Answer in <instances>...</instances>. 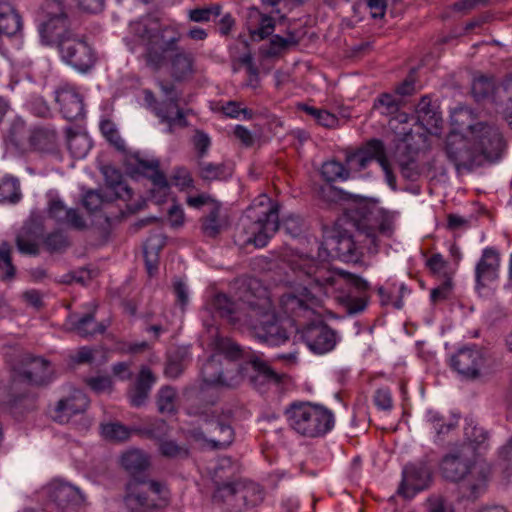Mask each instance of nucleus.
<instances>
[{
  "instance_id": "60",
  "label": "nucleus",
  "mask_w": 512,
  "mask_h": 512,
  "mask_svg": "<svg viewBox=\"0 0 512 512\" xmlns=\"http://www.w3.org/2000/svg\"><path fill=\"white\" fill-rule=\"evenodd\" d=\"M358 241L365 243L369 251L375 250L377 247V231L371 227H361L355 235Z\"/></svg>"
},
{
  "instance_id": "39",
  "label": "nucleus",
  "mask_w": 512,
  "mask_h": 512,
  "mask_svg": "<svg viewBox=\"0 0 512 512\" xmlns=\"http://www.w3.org/2000/svg\"><path fill=\"white\" fill-rule=\"evenodd\" d=\"M321 175L327 182L345 181L349 179V169L339 161L330 160L323 163Z\"/></svg>"
},
{
  "instance_id": "6",
  "label": "nucleus",
  "mask_w": 512,
  "mask_h": 512,
  "mask_svg": "<svg viewBox=\"0 0 512 512\" xmlns=\"http://www.w3.org/2000/svg\"><path fill=\"white\" fill-rule=\"evenodd\" d=\"M249 318L244 325L250 326L255 336L270 346H279L288 339L286 331L280 327L271 299L265 289L260 290L257 299L250 296L246 300Z\"/></svg>"
},
{
  "instance_id": "21",
  "label": "nucleus",
  "mask_w": 512,
  "mask_h": 512,
  "mask_svg": "<svg viewBox=\"0 0 512 512\" xmlns=\"http://www.w3.org/2000/svg\"><path fill=\"white\" fill-rule=\"evenodd\" d=\"M484 363L483 353L476 347H463L450 359V366L466 378H476Z\"/></svg>"
},
{
  "instance_id": "35",
  "label": "nucleus",
  "mask_w": 512,
  "mask_h": 512,
  "mask_svg": "<svg viewBox=\"0 0 512 512\" xmlns=\"http://www.w3.org/2000/svg\"><path fill=\"white\" fill-rule=\"evenodd\" d=\"M42 153H56L57 142L55 131L50 128L38 127L34 129V151Z\"/></svg>"
},
{
  "instance_id": "31",
  "label": "nucleus",
  "mask_w": 512,
  "mask_h": 512,
  "mask_svg": "<svg viewBox=\"0 0 512 512\" xmlns=\"http://www.w3.org/2000/svg\"><path fill=\"white\" fill-rule=\"evenodd\" d=\"M22 198L19 180L16 177L5 175L0 178V204L14 205Z\"/></svg>"
},
{
  "instance_id": "11",
  "label": "nucleus",
  "mask_w": 512,
  "mask_h": 512,
  "mask_svg": "<svg viewBox=\"0 0 512 512\" xmlns=\"http://www.w3.org/2000/svg\"><path fill=\"white\" fill-rule=\"evenodd\" d=\"M44 19L38 26L39 41L44 46H61L74 32L59 0H46L42 7Z\"/></svg>"
},
{
  "instance_id": "47",
  "label": "nucleus",
  "mask_w": 512,
  "mask_h": 512,
  "mask_svg": "<svg viewBox=\"0 0 512 512\" xmlns=\"http://www.w3.org/2000/svg\"><path fill=\"white\" fill-rule=\"evenodd\" d=\"M101 432L106 439L112 441H125L130 437V430L118 422L103 424Z\"/></svg>"
},
{
  "instance_id": "45",
  "label": "nucleus",
  "mask_w": 512,
  "mask_h": 512,
  "mask_svg": "<svg viewBox=\"0 0 512 512\" xmlns=\"http://www.w3.org/2000/svg\"><path fill=\"white\" fill-rule=\"evenodd\" d=\"M417 121L422 125L437 126L438 115L433 110L428 97H423L416 107Z\"/></svg>"
},
{
  "instance_id": "26",
  "label": "nucleus",
  "mask_w": 512,
  "mask_h": 512,
  "mask_svg": "<svg viewBox=\"0 0 512 512\" xmlns=\"http://www.w3.org/2000/svg\"><path fill=\"white\" fill-rule=\"evenodd\" d=\"M156 378L148 367H142L134 385L129 390L130 403L134 407L142 406L148 398L149 392Z\"/></svg>"
},
{
  "instance_id": "13",
  "label": "nucleus",
  "mask_w": 512,
  "mask_h": 512,
  "mask_svg": "<svg viewBox=\"0 0 512 512\" xmlns=\"http://www.w3.org/2000/svg\"><path fill=\"white\" fill-rule=\"evenodd\" d=\"M249 296L255 300L258 295L247 292L242 302L236 304L227 295L218 293L207 304V310L213 317L225 319L232 325H244L249 318V306L246 302Z\"/></svg>"
},
{
  "instance_id": "32",
  "label": "nucleus",
  "mask_w": 512,
  "mask_h": 512,
  "mask_svg": "<svg viewBox=\"0 0 512 512\" xmlns=\"http://www.w3.org/2000/svg\"><path fill=\"white\" fill-rule=\"evenodd\" d=\"M71 328L81 337H88L97 333H103L106 326L95 321L92 313L76 319L75 316L70 317Z\"/></svg>"
},
{
  "instance_id": "53",
  "label": "nucleus",
  "mask_w": 512,
  "mask_h": 512,
  "mask_svg": "<svg viewBox=\"0 0 512 512\" xmlns=\"http://www.w3.org/2000/svg\"><path fill=\"white\" fill-rule=\"evenodd\" d=\"M427 512H454L450 501L441 495H432L426 502Z\"/></svg>"
},
{
  "instance_id": "22",
  "label": "nucleus",
  "mask_w": 512,
  "mask_h": 512,
  "mask_svg": "<svg viewBox=\"0 0 512 512\" xmlns=\"http://www.w3.org/2000/svg\"><path fill=\"white\" fill-rule=\"evenodd\" d=\"M4 142L7 149L23 155L32 145V127L22 117L16 116L9 124Z\"/></svg>"
},
{
  "instance_id": "44",
  "label": "nucleus",
  "mask_w": 512,
  "mask_h": 512,
  "mask_svg": "<svg viewBox=\"0 0 512 512\" xmlns=\"http://www.w3.org/2000/svg\"><path fill=\"white\" fill-rule=\"evenodd\" d=\"M219 211V206H214L208 216L203 219L202 230L209 237H215L218 235L224 226V222L220 218Z\"/></svg>"
},
{
  "instance_id": "3",
  "label": "nucleus",
  "mask_w": 512,
  "mask_h": 512,
  "mask_svg": "<svg viewBox=\"0 0 512 512\" xmlns=\"http://www.w3.org/2000/svg\"><path fill=\"white\" fill-rule=\"evenodd\" d=\"M503 150L504 141L499 129L483 122L469 124L465 134L452 131L445 146L447 158L457 170L495 162Z\"/></svg>"
},
{
  "instance_id": "49",
  "label": "nucleus",
  "mask_w": 512,
  "mask_h": 512,
  "mask_svg": "<svg viewBox=\"0 0 512 512\" xmlns=\"http://www.w3.org/2000/svg\"><path fill=\"white\" fill-rule=\"evenodd\" d=\"M494 89V83L490 78L480 76L474 79L472 83V93L477 100L489 96Z\"/></svg>"
},
{
  "instance_id": "33",
  "label": "nucleus",
  "mask_w": 512,
  "mask_h": 512,
  "mask_svg": "<svg viewBox=\"0 0 512 512\" xmlns=\"http://www.w3.org/2000/svg\"><path fill=\"white\" fill-rule=\"evenodd\" d=\"M165 240L160 234L149 237L144 245V256L147 272L153 276L157 270V258Z\"/></svg>"
},
{
  "instance_id": "25",
  "label": "nucleus",
  "mask_w": 512,
  "mask_h": 512,
  "mask_svg": "<svg viewBox=\"0 0 512 512\" xmlns=\"http://www.w3.org/2000/svg\"><path fill=\"white\" fill-rule=\"evenodd\" d=\"M46 493L58 505L79 503L83 500L80 490L62 479L52 480L46 487Z\"/></svg>"
},
{
  "instance_id": "8",
  "label": "nucleus",
  "mask_w": 512,
  "mask_h": 512,
  "mask_svg": "<svg viewBox=\"0 0 512 512\" xmlns=\"http://www.w3.org/2000/svg\"><path fill=\"white\" fill-rule=\"evenodd\" d=\"M290 427L306 437H319L334 426V415L327 408L308 402L293 403L286 409Z\"/></svg>"
},
{
  "instance_id": "29",
  "label": "nucleus",
  "mask_w": 512,
  "mask_h": 512,
  "mask_svg": "<svg viewBox=\"0 0 512 512\" xmlns=\"http://www.w3.org/2000/svg\"><path fill=\"white\" fill-rule=\"evenodd\" d=\"M104 174L107 181V196L128 201L132 198V189L121 180V175L114 169L106 168Z\"/></svg>"
},
{
  "instance_id": "14",
  "label": "nucleus",
  "mask_w": 512,
  "mask_h": 512,
  "mask_svg": "<svg viewBox=\"0 0 512 512\" xmlns=\"http://www.w3.org/2000/svg\"><path fill=\"white\" fill-rule=\"evenodd\" d=\"M195 440H203L212 448L221 449L229 446L234 439L230 424L220 417L201 419L199 427L190 431Z\"/></svg>"
},
{
  "instance_id": "24",
  "label": "nucleus",
  "mask_w": 512,
  "mask_h": 512,
  "mask_svg": "<svg viewBox=\"0 0 512 512\" xmlns=\"http://www.w3.org/2000/svg\"><path fill=\"white\" fill-rule=\"evenodd\" d=\"M55 100L59 103L66 119L75 120L84 115L83 99L73 86L69 84L60 86L55 91Z\"/></svg>"
},
{
  "instance_id": "1",
  "label": "nucleus",
  "mask_w": 512,
  "mask_h": 512,
  "mask_svg": "<svg viewBox=\"0 0 512 512\" xmlns=\"http://www.w3.org/2000/svg\"><path fill=\"white\" fill-rule=\"evenodd\" d=\"M294 279L289 280L290 292L280 298L285 314L291 317H308L315 312L323 295L340 289L343 282L360 291L368 289L369 284L363 278L346 271L328 270L324 265L308 256L298 255L289 261Z\"/></svg>"
},
{
  "instance_id": "7",
  "label": "nucleus",
  "mask_w": 512,
  "mask_h": 512,
  "mask_svg": "<svg viewBox=\"0 0 512 512\" xmlns=\"http://www.w3.org/2000/svg\"><path fill=\"white\" fill-rule=\"evenodd\" d=\"M247 218L251 222L243 242L263 248L279 229V205L267 195H259L247 209Z\"/></svg>"
},
{
  "instance_id": "9",
  "label": "nucleus",
  "mask_w": 512,
  "mask_h": 512,
  "mask_svg": "<svg viewBox=\"0 0 512 512\" xmlns=\"http://www.w3.org/2000/svg\"><path fill=\"white\" fill-rule=\"evenodd\" d=\"M441 472L448 480H463V488L470 492V497L476 498L486 489V466L479 462L471 464L463 453L445 456L441 463Z\"/></svg>"
},
{
  "instance_id": "59",
  "label": "nucleus",
  "mask_w": 512,
  "mask_h": 512,
  "mask_svg": "<svg viewBox=\"0 0 512 512\" xmlns=\"http://www.w3.org/2000/svg\"><path fill=\"white\" fill-rule=\"evenodd\" d=\"M337 250L341 254H347L350 257L362 254L360 247L356 244L355 240L350 236H343L337 241Z\"/></svg>"
},
{
  "instance_id": "64",
  "label": "nucleus",
  "mask_w": 512,
  "mask_h": 512,
  "mask_svg": "<svg viewBox=\"0 0 512 512\" xmlns=\"http://www.w3.org/2000/svg\"><path fill=\"white\" fill-rule=\"evenodd\" d=\"M103 202L104 197L97 191H89L83 197V205L90 212L98 210Z\"/></svg>"
},
{
  "instance_id": "41",
  "label": "nucleus",
  "mask_w": 512,
  "mask_h": 512,
  "mask_svg": "<svg viewBox=\"0 0 512 512\" xmlns=\"http://www.w3.org/2000/svg\"><path fill=\"white\" fill-rule=\"evenodd\" d=\"M15 244L18 251L24 255L32 254V219L28 218L17 231Z\"/></svg>"
},
{
  "instance_id": "2",
  "label": "nucleus",
  "mask_w": 512,
  "mask_h": 512,
  "mask_svg": "<svg viewBox=\"0 0 512 512\" xmlns=\"http://www.w3.org/2000/svg\"><path fill=\"white\" fill-rule=\"evenodd\" d=\"M217 335V329H215ZM214 346L217 353L213 354L202 366L203 381L212 386L234 387L240 381L249 377L255 387L265 384H277L279 375L258 357H253L246 367H236L231 360L237 358L241 351L239 346L228 338L216 336Z\"/></svg>"
},
{
  "instance_id": "40",
  "label": "nucleus",
  "mask_w": 512,
  "mask_h": 512,
  "mask_svg": "<svg viewBox=\"0 0 512 512\" xmlns=\"http://www.w3.org/2000/svg\"><path fill=\"white\" fill-rule=\"evenodd\" d=\"M67 145L72 156L78 159L84 158L91 149L90 139L83 133L69 134Z\"/></svg>"
},
{
  "instance_id": "46",
  "label": "nucleus",
  "mask_w": 512,
  "mask_h": 512,
  "mask_svg": "<svg viewBox=\"0 0 512 512\" xmlns=\"http://www.w3.org/2000/svg\"><path fill=\"white\" fill-rule=\"evenodd\" d=\"M399 101L391 94H381L375 99L373 109L382 115H393L399 110Z\"/></svg>"
},
{
  "instance_id": "63",
  "label": "nucleus",
  "mask_w": 512,
  "mask_h": 512,
  "mask_svg": "<svg viewBox=\"0 0 512 512\" xmlns=\"http://www.w3.org/2000/svg\"><path fill=\"white\" fill-rule=\"evenodd\" d=\"M193 144H194L195 149L198 152V156L203 157L206 155V153L211 145V139L206 133L198 130V131H196V133L193 137Z\"/></svg>"
},
{
  "instance_id": "17",
  "label": "nucleus",
  "mask_w": 512,
  "mask_h": 512,
  "mask_svg": "<svg viewBox=\"0 0 512 512\" xmlns=\"http://www.w3.org/2000/svg\"><path fill=\"white\" fill-rule=\"evenodd\" d=\"M161 91L165 96L162 103L155 105L154 112L162 122L168 124V131H172L173 126H186V120L183 111L179 108V96L175 87L171 84H160Z\"/></svg>"
},
{
  "instance_id": "12",
  "label": "nucleus",
  "mask_w": 512,
  "mask_h": 512,
  "mask_svg": "<svg viewBox=\"0 0 512 512\" xmlns=\"http://www.w3.org/2000/svg\"><path fill=\"white\" fill-rule=\"evenodd\" d=\"M374 160L380 165L387 185L395 191L397 189L396 176L387 157L385 145L381 140H369L358 150L347 153L345 157L346 168L349 169V174L366 169Z\"/></svg>"
},
{
  "instance_id": "27",
  "label": "nucleus",
  "mask_w": 512,
  "mask_h": 512,
  "mask_svg": "<svg viewBox=\"0 0 512 512\" xmlns=\"http://www.w3.org/2000/svg\"><path fill=\"white\" fill-rule=\"evenodd\" d=\"M49 214L57 222L75 229H84L86 227V223L80 214L74 209L67 208L60 200H53L50 203Z\"/></svg>"
},
{
  "instance_id": "20",
  "label": "nucleus",
  "mask_w": 512,
  "mask_h": 512,
  "mask_svg": "<svg viewBox=\"0 0 512 512\" xmlns=\"http://www.w3.org/2000/svg\"><path fill=\"white\" fill-rule=\"evenodd\" d=\"M402 474L403 479L398 493L405 498H411L427 488L431 480V471L425 464L406 465Z\"/></svg>"
},
{
  "instance_id": "51",
  "label": "nucleus",
  "mask_w": 512,
  "mask_h": 512,
  "mask_svg": "<svg viewBox=\"0 0 512 512\" xmlns=\"http://www.w3.org/2000/svg\"><path fill=\"white\" fill-rule=\"evenodd\" d=\"M86 384L97 394L110 393L113 390V382L109 376L99 375L87 378Z\"/></svg>"
},
{
  "instance_id": "16",
  "label": "nucleus",
  "mask_w": 512,
  "mask_h": 512,
  "mask_svg": "<svg viewBox=\"0 0 512 512\" xmlns=\"http://www.w3.org/2000/svg\"><path fill=\"white\" fill-rule=\"evenodd\" d=\"M301 338L310 351L325 354L332 351L337 343L336 333L322 322H313L301 330Z\"/></svg>"
},
{
  "instance_id": "5",
  "label": "nucleus",
  "mask_w": 512,
  "mask_h": 512,
  "mask_svg": "<svg viewBox=\"0 0 512 512\" xmlns=\"http://www.w3.org/2000/svg\"><path fill=\"white\" fill-rule=\"evenodd\" d=\"M11 373V393L7 402L15 418L22 417L30 406L32 388V355L20 348H10L5 354Z\"/></svg>"
},
{
  "instance_id": "43",
  "label": "nucleus",
  "mask_w": 512,
  "mask_h": 512,
  "mask_svg": "<svg viewBox=\"0 0 512 512\" xmlns=\"http://www.w3.org/2000/svg\"><path fill=\"white\" fill-rule=\"evenodd\" d=\"M177 393L173 387L160 389L157 397L158 410L161 413H173L176 409Z\"/></svg>"
},
{
  "instance_id": "54",
  "label": "nucleus",
  "mask_w": 512,
  "mask_h": 512,
  "mask_svg": "<svg viewBox=\"0 0 512 512\" xmlns=\"http://www.w3.org/2000/svg\"><path fill=\"white\" fill-rule=\"evenodd\" d=\"M223 113L230 118H239L241 115L244 119L252 118V111L242 107L240 103L236 101H228L222 106Z\"/></svg>"
},
{
  "instance_id": "62",
  "label": "nucleus",
  "mask_w": 512,
  "mask_h": 512,
  "mask_svg": "<svg viewBox=\"0 0 512 512\" xmlns=\"http://www.w3.org/2000/svg\"><path fill=\"white\" fill-rule=\"evenodd\" d=\"M374 403L378 409L389 411L393 407L392 395L389 389L380 388L375 392Z\"/></svg>"
},
{
  "instance_id": "23",
  "label": "nucleus",
  "mask_w": 512,
  "mask_h": 512,
  "mask_svg": "<svg viewBox=\"0 0 512 512\" xmlns=\"http://www.w3.org/2000/svg\"><path fill=\"white\" fill-rule=\"evenodd\" d=\"M500 255L494 248H485L475 268L477 288L487 286L499 275Z\"/></svg>"
},
{
  "instance_id": "36",
  "label": "nucleus",
  "mask_w": 512,
  "mask_h": 512,
  "mask_svg": "<svg viewBox=\"0 0 512 512\" xmlns=\"http://www.w3.org/2000/svg\"><path fill=\"white\" fill-rule=\"evenodd\" d=\"M230 55L234 60L246 65L249 74L256 80L258 79L257 69L252 62V54L245 38L239 36L237 45L230 48Z\"/></svg>"
},
{
  "instance_id": "58",
  "label": "nucleus",
  "mask_w": 512,
  "mask_h": 512,
  "mask_svg": "<svg viewBox=\"0 0 512 512\" xmlns=\"http://www.w3.org/2000/svg\"><path fill=\"white\" fill-rule=\"evenodd\" d=\"M464 433L471 445L481 446L487 439L486 431L482 427H478L472 423L467 424Z\"/></svg>"
},
{
  "instance_id": "55",
  "label": "nucleus",
  "mask_w": 512,
  "mask_h": 512,
  "mask_svg": "<svg viewBox=\"0 0 512 512\" xmlns=\"http://www.w3.org/2000/svg\"><path fill=\"white\" fill-rule=\"evenodd\" d=\"M221 8L219 5H214L206 8H197L189 12V18L194 22H208L211 16H219Z\"/></svg>"
},
{
  "instance_id": "34",
  "label": "nucleus",
  "mask_w": 512,
  "mask_h": 512,
  "mask_svg": "<svg viewBox=\"0 0 512 512\" xmlns=\"http://www.w3.org/2000/svg\"><path fill=\"white\" fill-rule=\"evenodd\" d=\"M149 464L148 456L139 449L128 450L121 456L122 467L131 474H136L147 469Z\"/></svg>"
},
{
  "instance_id": "18",
  "label": "nucleus",
  "mask_w": 512,
  "mask_h": 512,
  "mask_svg": "<svg viewBox=\"0 0 512 512\" xmlns=\"http://www.w3.org/2000/svg\"><path fill=\"white\" fill-rule=\"evenodd\" d=\"M89 406V399L84 392L75 389L68 396L61 398L49 410L51 418L60 423H68L77 414L83 413Z\"/></svg>"
},
{
  "instance_id": "4",
  "label": "nucleus",
  "mask_w": 512,
  "mask_h": 512,
  "mask_svg": "<svg viewBox=\"0 0 512 512\" xmlns=\"http://www.w3.org/2000/svg\"><path fill=\"white\" fill-rule=\"evenodd\" d=\"M130 30L141 41L144 47L142 57L146 65L154 71L160 70L167 63V54L176 51L181 40L175 27L161 26L149 19L132 22Z\"/></svg>"
},
{
  "instance_id": "61",
  "label": "nucleus",
  "mask_w": 512,
  "mask_h": 512,
  "mask_svg": "<svg viewBox=\"0 0 512 512\" xmlns=\"http://www.w3.org/2000/svg\"><path fill=\"white\" fill-rule=\"evenodd\" d=\"M162 455L170 458L185 457L188 451L185 447L176 444L173 441H162L160 444Z\"/></svg>"
},
{
  "instance_id": "42",
  "label": "nucleus",
  "mask_w": 512,
  "mask_h": 512,
  "mask_svg": "<svg viewBox=\"0 0 512 512\" xmlns=\"http://www.w3.org/2000/svg\"><path fill=\"white\" fill-rule=\"evenodd\" d=\"M426 419L427 422L431 425L432 429H434V431L437 433V435H444L448 433L458 424V419H445L440 413L433 410L427 412Z\"/></svg>"
},
{
  "instance_id": "30",
  "label": "nucleus",
  "mask_w": 512,
  "mask_h": 512,
  "mask_svg": "<svg viewBox=\"0 0 512 512\" xmlns=\"http://www.w3.org/2000/svg\"><path fill=\"white\" fill-rule=\"evenodd\" d=\"M299 43V37L296 32L288 31L286 36L274 35L271 38L269 45L261 48L263 55L267 57H274L280 55L282 52L288 50L291 47L297 46Z\"/></svg>"
},
{
  "instance_id": "38",
  "label": "nucleus",
  "mask_w": 512,
  "mask_h": 512,
  "mask_svg": "<svg viewBox=\"0 0 512 512\" xmlns=\"http://www.w3.org/2000/svg\"><path fill=\"white\" fill-rule=\"evenodd\" d=\"M16 268L11 259V245L7 241L0 243V280L9 282L14 279Z\"/></svg>"
},
{
  "instance_id": "56",
  "label": "nucleus",
  "mask_w": 512,
  "mask_h": 512,
  "mask_svg": "<svg viewBox=\"0 0 512 512\" xmlns=\"http://www.w3.org/2000/svg\"><path fill=\"white\" fill-rule=\"evenodd\" d=\"M193 179L190 172L185 168H177L171 176V184L180 190H186L193 187Z\"/></svg>"
},
{
  "instance_id": "57",
  "label": "nucleus",
  "mask_w": 512,
  "mask_h": 512,
  "mask_svg": "<svg viewBox=\"0 0 512 512\" xmlns=\"http://www.w3.org/2000/svg\"><path fill=\"white\" fill-rule=\"evenodd\" d=\"M198 166L200 176L205 180H217L223 174V166L219 164L201 161Z\"/></svg>"
},
{
  "instance_id": "48",
  "label": "nucleus",
  "mask_w": 512,
  "mask_h": 512,
  "mask_svg": "<svg viewBox=\"0 0 512 512\" xmlns=\"http://www.w3.org/2000/svg\"><path fill=\"white\" fill-rule=\"evenodd\" d=\"M303 110L312 116L316 122L326 128H334L338 124V118L327 110L318 109L312 106H303Z\"/></svg>"
},
{
  "instance_id": "19",
  "label": "nucleus",
  "mask_w": 512,
  "mask_h": 512,
  "mask_svg": "<svg viewBox=\"0 0 512 512\" xmlns=\"http://www.w3.org/2000/svg\"><path fill=\"white\" fill-rule=\"evenodd\" d=\"M160 163L156 158L137 159V170L145 177L151 180L152 189L151 196L157 202L160 203L169 194L170 185L165 174L159 169Z\"/></svg>"
},
{
  "instance_id": "37",
  "label": "nucleus",
  "mask_w": 512,
  "mask_h": 512,
  "mask_svg": "<svg viewBox=\"0 0 512 512\" xmlns=\"http://www.w3.org/2000/svg\"><path fill=\"white\" fill-rule=\"evenodd\" d=\"M52 364L42 357H34V386H46L55 379Z\"/></svg>"
},
{
  "instance_id": "15",
  "label": "nucleus",
  "mask_w": 512,
  "mask_h": 512,
  "mask_svg": "<svg viewBox=\"0 0 512 512\" xmlns=\"http://www.w3.org/2000/svg\"><path fill=\"white\" fill-rule=\"evenodd\" d=\"M58 49L62 59L79 71H87L94 64L92 48L75 33L62 41Z\"/></svg>"
},
{
  "instance_id": "28",
  "label": "nucleus",
  "mask_w": 512,
  "mask_h": 512,
  "mask_svg": "<svg viewBox=\"0 0 512 512\" xmlns=\"http://www.w3.org/2000/svg\"><path fill=\"white\" fill-rule=\"evenodd\" d=\"M171 75L175 80H185L194 73V58L185 51H177L170 60Z\"/></svg>"
},
{
  "instance_id": "10",
  "label": "nucleus",
  "mask_w": 512,
  "mask_h": 512,
  "mask_svg": "<svg viewBox=\"0 0 512 512\" xmlns=\"http://www.w3.org/2000/svg\"><path fill=\"white\" fill-rule=\"evenodd\" d=\"M168 502L169 490L162 482L134 478L126 485L124 504L130 512H149Z\"/></svg>"
},
{
  "instance_id": "52",
  "label": "nucleus",
  "mask_w": 512,
  "mask_h": 512,
  "mask_svg": "<svg viewBox=\"0 0 512 512\" xmlns=\"http://www.w3.org/2000/svg\"><path fill=\"white\" fill-rule=\"evenodd\" d=\"M429 270L436 275L447 277L448 276V262L444 259L442 254L434 253L426 261Z\"/></svg>"
},
{
  "instance_id": "50",
  "label": "nucleus",
  "mask_w": 512,
  "mask_h": 512,
  "mask_svg": "<svg viewBox=\"0 0 512 512\" xmlns=\"http://www.w3.org/2000/svg\"><path fill=\"white\" fill-rule=\"evenodd\" d=\"M275 29V23L272 17L261 14L259 27L251 31V37L254 40H263L270 36Z\"/></svg>"
}]
</instances>
